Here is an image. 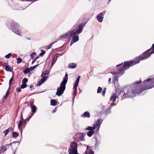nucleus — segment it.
Returning <instances> with one entry per match:
<instances>
[{"label":"nucleus","instance_id":"nucleus-41","mask_svg":"<svg viewBox=\"0 0 154 154\" xmlns=\"http://www.w3.org/2000/svg\"><path fill=\"white\" fill-rule=\"evenodd\" d=\"M16 90L18 92H20L21 91V88H16Z\"/></svg>","mask_w":154,"mask_h":154},{"label":"nucleus","instance_id":"nucleus-34","mask_svg":"<svg viewBox=\"0 0 154 154\" xmlns=\"http://www.w3.org/2000/svg\"><path fill=\"white\" fill-rule=\"evenodd\" d=\"M56 59L55 60V58L54 57L53 59V60L52 62L51 63V65L52 66H53V65L56 62Z\"/></svg>","mask_w":154,"mask_h":154},{"label":"nucleus","instance_id":"nucleus-36","mask_svg":"<svg viewBox=\"0 0 154 154\" xmlns=\"http://www.w3.org/2000/svg\"><path fill=\"white\" fill-rule=\"evenodd\" d=\"M23 122L22 121H20L19 122V123L18 124V128H20V127L21 125L22 124Z\"/></svg>","mask_w":154,"mask_h":154},{"label":"nucleus","instance_id":"nucleus-14","mask_svg":"<svg viewBox=\"0 0 154 154\" xmlns=\"http://www.w3.org/2000/svg\"><path fill=\"white\" fill-rule=\"evenodd\" d=\"M113 106H115L114 103H112L111 105L108 107V109H107L105 112L106 115H107L110 113V109Z\"/></svg>","mask_w":154,"mask_h":154},{"label":"nucleus","instance_id":"nucleus-58","mask_svg":"<svg viewBox=\"0 0 154 154\" xmlns=\"http://www.w3.org/2000/svg\"><path fill=\"white\" fill-rule=\"evenodd\" d=\"M56 41H55V43H56Z\"/></svg>","mask_w":154,"mask_h":154},{"label":"nucleus","instance_id":"nucleus-30","mask_svg":"<svg viewBox=\"0 0 154 154\" xmlns=\"http://www.w3.org/2000/svg\"><path fill=\"white\" fill-rule=\"evenodd\" d=\"M11 56V53H10L8 54L7 55H6L5 56V57L7 58V59H9V58Z\"/></svg>","mask_w":154,"mask_h":154},{"label":"nucleus","instance_id":"nucleus-17","mask_svg":"<svg viewBox=\"0 0 154 154\" xmlns=\"http://www.w3.org/2000/svg\"><path fill=\"white\" fill-rule=\"evenodd\" d=\"M11 143H10L5 145V146H1V149L3 150V152L6 151L7 149L9 148V146L10 145H11Z\"/></svg>","mask_w":154,"mask_h":154},{"label":"nucleus","instance_id":"nucleus-23","mask_svg":"<svg viewBox=\"0 0 154 154\" xmlns=\"http://www.w3.org/2000/svg\"><path fill=\"white\" fill-rule=\"evenodd\" d=\"M11 127H9L7 129L4 131V133L5 134V136H6L8 134V133L11 131Z\"/></svg>","mask_w":154,"mask_h":154},{"label":"nucleus","instance_id":"nucleus-12","mask_svg":"<svg viewBox=\"0 0 154 154\" xmlns=\"http://www.w3.org/2000/svg\"><path fill=\"white\" fill-rule=\"evenodd\" d=\"M105 12V11H104L98 14L97 17V19L98 22H102Z\"/></svg>","mask_w":154,"mask_h":154},{"label":"nucleus","instance_id":"nucleus-55","mask_svg":"<svg viewBox=\"0 0 154 154\" xmlns=\"http://www.w3.org/2000/svg\"><path fill=\"white\" fill-rule=\"evenodd\" d=\"M32 86H30V88H32Z\"/></svg>","mask_w":154,"mask_h":154},{"label":"nucleus","instance_id":"nucleus-9","mask_svg":"<svg viewBox=\"0 0 154 154\" xmlns=\"http://www.w3.org/2000/svg\"><path fill=\"white\" fill-rule=\"evenodd\" d=\"M121 94L120 91L118 90H116L115 93H114L110 97L109 100L114 103L116 99L118 98Z\"/></svg>","mask_w":154,"mask_h":154},{"label":"nucleus","instance_id":"nucleus-22","mask_svg":"<svg viewBox=\"0 0 154 154\" xmlns=\"http://www.w3.org/2000/svg\"><path fill=\"white\" fill-rule=\"evenodd\" d=\"M31 108L32 112L34 113H35L37 109L35 105H33L31 106Z\"/></svg>","mask_w":154,"mask_h":154},{"label":"nucleus","instance_id":"nucleus-35","mask_svg":"<svg viewBox=\"0 0 154 154\" xmlns=\"http://www.w3.org/2000/svg\"><path fill=\"white\" fill-rule=\"evenodd\" d=\"M41 51H42L41 53L39 55L40 56L42 57L45 53V51H43V50H41Z\"/></svg>","mask_w":154,"mask_h":154},{"label":"nucleus","instance_id":"nucleus-26","mask_svg":"<svg viewBox=\"0 0 154 154\" xmlns=\"http://www.w3.org/2000/svg\"><path fill=\"white\" fill-rule=\"evenodd\" d=\"M30 72L29 68H27L23 71V72L25 74H26L29 73Z\"/></svg>","mask_w":154,"mask_h":154},{"label":"nucleus","instance_id":"nucleus-15","mask_svg":"<svg viewBox=\"0 0 154 154\" xmlns=\"http://www.w3.org/2000/svg\"><path fill=\"white\" fill-rule=\"evenodd\" d=\"M85 136L84 134H82L79 136L78 139H75V140L77 141H84L85 140L84 138Z\"/></svg>","mask_w":154,"mask_h":154},{"label":"nucleus","instance_id":"nucleus-59","mask_svg":"<svg viewBox=\"0 0 154 154\" xmlns=\"http://www.w3.org/2000/svg\"><path fill=\"white\" fill-rule=\"evenodd\" d=\"M56 41H55V43H56Z\"/></svg>","mask_w":154,"mask_h":154},{"label":"nucleus","instance_id":"nucleus-19","mask_svg":"<svg viewBox=\"0 0 154 154\" xmlns=\"http://www.w3.org/2000/svg\"><path fill=\"white\" fill-rule=\"evenodd\" d=\"M85 153V154H94L93 151L88 148H87Z\"/></svg>","mask_w":154,"mask_h":154},{"label":"nucleus","instance_id":"nucleus-21","mask_svg":"<svg viewBox=\"0 0 154 154\" xmlns=\"http://www.w3.org/2000/svg\"><path fill=\"white\" fill-rule=\"evenodd\" d=\"M94 133V130L90 131L87 132V135L89 137H91Z\"/></svg>","mask_w":154,"mask_h":154},{"label":"nucleus","instance_id":"nucleus-20","mask_svg":"<svg viewBox=\"0 0 154 154\" xmlns=\"http://www.w3.org/2000/svg\"><path fill=\"white\" fill-rule=\"evenodd\" d=\"M82 116L84 118L85 117L87 118H89L90 117V114L89 112H84Z\"/></svg>","mask_w":154,"mask_h":154},{"label":"nucleus","instance_id":"nucleus-54","mask_svg":"<svg viewBox=\"0 0 154 154\" xmlns=\"http://www.w3.org/2000/svg\"><path fill=\"white\" fill-rule=\"evenodd\" d=\"M39 57L38 56L36 57L35 58H37V59Z\"/></svg>","mask_w":154,"mask_h":154},{"label":"nucleus","instance_id":"nucleus-31","mask_svg":"<svg viewBox=\"0 0 154 154\" xmlns=\"http://www.w3.org/2000/svg\"><path fill=\"white\" fill-rule=\"evenodd\" d=\"M27 81L28 79L26 78H24L23 79L22 81V83L26 84V83L27 82Z\"/></svg>","mask_w":154,"mask_h":154},{"label":"nucleus","instance_id":"nucleus-56","mask_svg":"<svg viewBox=\"0 0 154 154\" xmlns=\"http://www.w3.org/2000/svg\"><path fill=\"white\" fill-rule=\"evenodd\" d=\"M31 116H30V117H29V118L30 119L31 118Z\"/></svg>","mask_w":154,"mask_h":154},{"label":"nucleus","instance_id":"nucleus-40","mask_svg":"<svg viewBox=\"0 0 154 154\" xmlns=\"http://www.w3.org/2000/svg\"><path fill=\"white\" fill-rule=\"evenodd\" d=\"M9 94V92L8 90L6 93L5 95L3 97V98H5Z\"/></svg>","mask_w":154,"mask_h":154},{"label":"nucleus","instance_id":"nucleus-39","mask_svg":"<svg viewBox=\"0 0 154 154\" xmlns=\"http://www.w3.org/2000/svg\"><path fill=\"white\" fill-rule=\"evenodd\" d=\"M118 81V79L117 78H115L114 79L113 82H114V83L115 85L116 81H117V82Z\"/></svg>","mask_w":154,"mask_h":154},{"label":"nucleus","instance_id":"nucleus-10","mask_svg":"<svg viewBox=\"0 0 154 154\" xmlns=\"http://www.w3.org/2000/svg\"><path fill=\"white\" fill-rule=\"evenodd\" d=\"M103 122V120L101 119H98L95 123L94 125V128L96 129L97 131H99L100 125Z\"/></svg>","mask_w":154,"mask_h":154},{"label":"nucleus","instance_id":"nucleus-47","mask_svg":"<svg viewBox=\"0 0 154 154\" xmlns=\"http://www.w3.org/2000/svg\"><path fill=\"white\" fill-rule=\"evenodd\" d=\"M38 66V65H35L34 66H33V67L34 68V69L36 67H37Z\"/></svg>","mask_w":154,"mask_h":154},{"label":"nucleus","instance_id":"nucleus-13","mask_svg":"<svg viewBox=\"0 0 154 154\" xmlns=\"http://www.w3.org/2000/svg\"><path fill=\"white\" fill-rule=\"evenodd\" d=\"M80 78V76H78L76 81L75 83L74 84L73 89L74 90V95H76L77 94V87L78 85Z\"/></svg>","mask_w":154,"mask_h":154},{"label":"nucleus","instance_id":"nucleus-46","mask_svg":"<svg viewBox=\"0 0 154 154\" xmlns=\"http://www.w3.org/2000/svg\"><path fill=\"white\" fill-rule=\"evenodd\" d=\"M122 64H123V63H121V64H119V65H116V66L118 67V66H120V65H122Z\"/></svg>","mask_w":154,"mask_h":154},{"label":"nucleus","instance_id":"nucleus-8","mask_svg":"<svg viewBox=\"0 0 154 154\" xmlns=\"http://www.w3.org/2000/svg\"><path fill=\"white\" fill-rule=\"evenodd\" d=\"M75 32L74 29H73L62 35L60 36V37L69 39L72 36H74V35L75 34Z\"/></svg>","mask_w":154,"mask_h":154},{"label":"nucleus","instance_id":"nucleus-7","mask_svg":"<svg viewBox=\"0 0 154 154\" xmlns=\"http://www.w3.org/2000/svg\"><path fill=\"white\" fill-rule=\"evenodd\" d=\"M11 27L13 32L19 35H21L20 30L18 29L19 26L17 23L14 22H11Z\"/></svg>","mask_w":154,"mask_h":154},{"label":"nucleus","instance_id":"nucleus-33","mask_svg":"<svg viewBox=\"0 0 154 154\" xmlns=\"http://www.w3.org/2000/svg\"><path fill=\"white\" fill-rule=\"evenodd\" d=\"M17 63L18 64L20 63L22 60V59L20 58H17Z\"/></svg>","mask_w":154,"mask_h":154},{"label":"nucleus","instance_id":"nucleus-27","mask_svg":"<svg viewBox=\"0 0 154 154\" xmlns=\"http://www.w3.org/2000/svg\"><path fill=\"white\" fill-rule=\"evenodd\" d=\"M86 130H94L95 129V128H94V126L93 127H91V126H88L86 128Z\"/></svg>","mask_w":154,"mask_h":154},{"label":"nucleus","instance_id":"nucleus-51","mask_svg":"<svg viewBox=\"0 0 154 154\" xmlns=\"http://www.w3.org/2000/svg\"><path fill=\"white\" fill-rule=\"evenodd\" d=\"M27 40H30V38H27Z\"/></svg>","mask_w":154,"mask_h":154},{"label":"nucleus","instance_id":"nucleus-3","mask_svg":"<svg viewBox=\"0 0 154 154\" xmlns=\"http://www.w3.org/2000/svg\"><path fill=\"white\" fill-rule=\"evenodd\" d=\"M85 25V23L84 24L81 23L78 26H75V28L74 29L75 34L74 36H72L73 38L72 39L73 42L71 43L70 46H71L74 42H76L79 40V36L76 35L78 34H80L81 33Z\"/></svg>","mask_w":154,"mask_h":154},{"label":"nucleus","instance_id":"nucleus-42","mask_svg":"<svg viewBox=\"0 0 154 154\" xmlns=\"http://www.w3.org/2000/svg\"><path fill=\"white\" fill-rule=\"evenodd\" d=\"M37 59V58H34L33 59V61H32V64H33L34 62H35L36 60Z\"/></svg>","mask_w":154,"mask_h":154},{"label":"nucleus","instance_id":"nucleus-6","mask_svg":"<svg viewBox=\"0 0 154 154\" xmlns=\"http://www.w3.org/2000/svg\"><path fill=\"white\" fill-rule=\"evenodd\" d=\"M77 144L74 142L70 143L69 149V154H78L77 150Z\"/></svg>","mask_w":154,"mask_h":154},{"label":"nucleus","instance_id":"nucleus-4","mask_svg":"<svg viewBox=\"0 0 154 154\" xmlns=\"http://www.w3.org/2000/svg\"><path fill=\"white\" fill-rule=\"evenodd\" d=\"M68 75L66 74L63 81L60 84V86L57 88L56 94L58 96H60L63 94L66 88V85L68 80Z\"/></svg>","mask_w":154,"mask_h":154},{"label":"nucleus","instance_id":"nucleus-25","mask_svg":"<svg viewBox=\"0 0 154 154\" xmlns=\"http://www.w3.org/2000/svg\"><path fill=\"white\" fill-rule=\"evenodd\" d=\"M18 133L16 132H14L13 133L12 136L14 138H17L18 136Z\"/></svg>","mask_w":154,"mask_h":154},{"label":"nucleus","instance_id":"nucleus-16","mask_svg":"<svg viewBox=\"0 0 154 154\" xmlns=\"http://www.w3.org/2000/svg\"><path fill=\"white\" fill-rule=\"evenodd\" d=\"M3 68L5 69L6 71L8 72H11V70L9 68L8 65H6V63H4L3 65Z\"/></svg>","mask_w":154,"mask_h":154},{"label":"nucleus","instance_id":"nucleus-38","mask_svg":"<svg viewBox=\"0 0 154 154\" xmlns=\"http://www.w3.org/2000/svg\"><path fill=\"white\" fill-rule=\"evenodd\" d=\"M21 119L23 120V122H25L26 121H27L28 120V119H23L22 114H21Z\"/></svg>","mask_w":154,"mask_h":154},{"label":"nucleus","instance_id":"nucleus-48","mask_svg":"<svg viewBox=\"0 0 154 154\" xmlns=\"http://www.w3.org/2000/svg\"><path fill=\"white\" fill-rule=\"evenodd\" d=\"M3 152V150L1 149L0 150V154L2 153Z\"/></svg>","mask_w":154,"mask_h":154},{"label":"nucleus","instance_id":"nucleus-53","mask_svg":"<svg viewBox=\"0 0 154 154\" xmlns=\"http://www.w3.org/2000/svg\"><path fill=\"white\" fill-rule=\"evenodd\" d=\"M111 1V0H109L108 3H109Z\"/></svg>","mask_w":154,"mask_h":154},{"label":"nucleus","instance_id":"nucleus-29","mask_svg":"<svg viewBox=\"0 0 154 154\" xmlns=\"http://www.w3.org/2000/svg\"><path fill=\"white\" fill-rule=\"evenodd\" d=\"M27 85L26 84H24L22 83V84L21 85L20 88H24L26 87Z\"/></svg>","mask_w":154,"mask_h":154},{"label":"nucleus","instance_id":"nucleus-28","mask_svg":"<svg viewBox=\"0 0 154 154\" xmlns=\"http://www.w3.org/2000/svg\"><path fill=\"white\" fill-rule=\"evenodd\" d=\"M14 78L13 77V76L11 78V79H10V80H9V88H10V86L11 85V83H12V82L13 81V80H14Z\"/></svg>","mask_w":154,"mask_h":154},{"label":"nucleus","instance_id":"nucleus-57","mask_svg":"<svg viewBox=\"0 0 154 154\" xmlns=\"http://www.w3.org/2000/svg\"><path fill=\"white\" fill-rule=\"evenodd\" d=\"M33 115V113H32V116Z\"/></svg>","mask_w":154,"mask_h":154},{"label":"nucleus","instance_id":"nucleus-18","mask_svg":"<svg viewBox=\"0 0 154 154\" xmlns=\"http://www.w3.org/2000/svg\"><path fill=\"white\" fill-rule=\"evenodd\" d=\"M77 66L76 64L75 63H70L68 65V68L70 69H74Z\"/></svg>","mask_w":154,"mask_h":154},{"label":"nucleus","instance_id":"nucleus-11","mask_svg":"<svg viewBox=\"0 0 154 154\" xmlns=\"http://www.w3.org/2000/svg\"><path fill=\"white\" fill-rule=\"evenodd\" d=\"M47 73H42V78L38 82L37 85L38 86H40L46 80L48 76H45V75H47Z\"/></svg>","mask_w":154,"mask_h":154},{"label":"nucleus","instance_id":"nucleus-50","mask_svg":"<svg viewBox=\"0 0 154 154\" xmlns=\"http://www.w3.org/2000/svg\"><path fill=\"white\" fill-rule=\"evenodd\" d=\"M111 80V79L110 78H109V79L108 82H109Z\"/></svg>","mask_w":154,"mask_h":154},{"label":"nucleus","instance_id":"nucleus-52","mask_svg":"<svg viewBox=\"0 0 154 154\" xmlns=\"http://www.w3.org/2000/svg\"><path fill=\"white\" fill-rule=\"evenodd\" d=\"M35 53H33L32 54V55H35Z\"/></svg>","mask_w":154,"mask_h":154},{"label":"nucleus","instance_id":"nucleus-45","mask_svg":"<svg viewBox=\"0 0 154 154\" xmlns=\"http://www.w3.org/2000/svg\"><path fill=\"white\" fill-rule=\"evenodd\" d=\"M105 93H106V92H105V91H102V94H103V96H104L105 94Z\"/></svg>","mask_w":154,"mask_h":154},{"label":"nucleus","instance_id":"nucleus-44","mask_svg":"<svg viewBox=\"0 0 154 154\" xmlns=\"http://www.w3.org/2000/svg\"><path fill=\"white\" fill-rule=\"evenodd\" d=\"M34 69V68L33 67H31V68H30L29 69V70H30V71H32Z\"/></svg>","mask_w":154,"mask_h":154},{"label":"nucleus","instance_id":"nucleus-49","mask_svg":"<svg viewBox=\"0 0 154 154\" xmlns=\"http://www.w3.org/2000/svg\"><path fill=\"white\" fill-rule=\"evenodd\" d=\"M106 88H105L103 90V91H106Z\"/></svg>","mask_w":154,"mask_h":154},{"label":"nucleus","instance_id":"nucleus-37","mask_svg":"<svg viewBox=\"0 0 154 154\" xmlns=\"http://www.w3.org/2000/svg\"><path fill=\"white\" fill-rule=\"evenodd\" d=\"M54 43H51L50 44L48 45L47 46L48 49H49L51 47V46Z\"/></svg>","mask_w":154,"mask_h":154},{"label":"nucleus","instance_id":"nucleus-43","mask_svg":"<svg viewBox=\"0 0 154 154\" xmlns=\"http://www.w3.org/2000/svg\"><path fill=\"white\" fill-rule=\"evenodd\" d=\"M57 109L56 108H55L52 111L53 113H54L56 111Z\"/></svg>","mask_w":154,"mask_h":154},{"label":"nucleus","instance_id":"nucleus-2","mask_svg":"<svg viewBox=\"0 0 154 154\" xmlns=\"http://www.w3.org/2000/svg\"><path fill=\"white\" fill-rule=\"evenodd\" d=\"M140 81H137L135 83L133 88H125L124 90V93L122 97V99L127 98H132L135 96L136 94H139L142 92V90H140L138 85L141 83Z\"/></svg>","mask_w":154,"mask_h":154},{"label":"nucleus","instance_id":"nucleus-24","mask_svg":"<svg viewBox=\"0 0 154 154\" xmlns=\"http://www.w3.org/2000/svg\"><path fill=\"white\" fill-rule=\"evenodd\" d=\"M51 104L52 106H55L57 104V103L55 100L54 99H52L51 100Z\"/></svg>","mask_w":154,"mask_h":154},{"label":"nucleus","instance_id":"nucleus-5","mask_svg":"<svg viewBox=\"0 0 154 154\" xmlns=\"http://www.w3.org/2000/svg\"><path fill=\"white\" fill-rule=\"evenodd\" d=\"M140 90H142V91L149 89L151 88L154 87V78L153 79H149L143 82V84L141 86H139Z\"/></svg>","mask_w":154,"mask_h":154},{"label":"nucleus","instance_id":"nucleus-1","mask_svg":"<svg viewBox=\"0 0 154 154\" xmlns=\"http://www.w3.org/2000/svg\"><path fill=\"white\" fill-rule=\"evenodd\" d=\"M152 48L148 50L140 56L136 58L134 60L124 62L123 65V74L124 73L125 70L129 68L130 66L138 63L140 60L147 58L151 54L154 53V44L152 45Z\"/></svg>","mask_w":154,"mask_h":154},{"label":"nucleus","instance_id":"nucleus-32","mask_svg":"<svg viewBox=\"0 0 154 154\" xmlns=\"http://www.w3.org/2000/svg\"><path fill=\"white\" fill-rule=\"evenodd\" d=\"M102 88L100 87H98L97 90V93H100L102 91Z\"/></svg>","mask_w":154,"mask_h":154}]
</instances>
